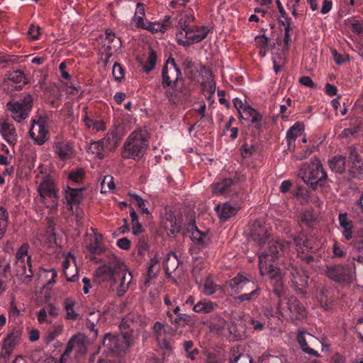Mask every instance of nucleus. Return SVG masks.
<instances>
[{"label": "nucleus", "mask_w": 363, "mask_h": 363, "mask_svg": "<svg viewBox=\"0 0 363 363\" xmlns=\"http://www.w3.org/2000/svg\"><path fill=\"white\" fill-rule=\"evenodd\" d=\"M252 238L260 247L257 255L259 269L262 276H267L275 281L273 293L284 303V291L282 287V272L274 265V262L281 255L284 250L289 247V243L281 240H269L270 234L267 230L259 228L251 233Z\"/></svg>", "instance_id": "1"}, {"label": "nucleus", "mask_w": 363, "mask_h": 363, "mask_svg": "<svg viewBox=\"0 0 363 363\" xmlns=\"http://www.w3.org/2000/svg\"><path fill=\"white\" fill-rule=\"evenodd\" d=\"M121 333L104 335L102 346L99 350L102 351V355L99 359L115 360L118 358L122 363V354L130 347L133 342V321L130 316L123 318L119 326Z\"/></svg>", "instance_id": "2"}, {"label": "nucleus", "mask_w": 363, "mask_h": 363, "mask_svg": "<svg viewBox=\"0 0 363 363\" xmlns=\"http://www.w3.org/2000/svg\"><path fill=\"white\" fill-rule=\"evenodd\" d=\"M148 147L146 133L141 130L131 133L125 140L122 150L121 157L125 160H140L145 153Z\"/></svg>", "instance_id": "3"}, {"label": "nucleus", "mask_w": 363, "mask_h": 363, "mask_svg": "<svg viewBox=\"0 0 363 363\" xmlns=\"http://www.w3.org/2000/svg\"><path fill=\"white\" fill-rule=\"evenodd\" d=\"M228 286L236 290H251L249 293L236 296L235 300L238 303L253 302L259 297L262 292L260 286L256 279H250L241 273L238 274L236 277L228 281Z\"/></svg>", "instance_id": "4"}, {"label": "nucleus", "mask_w": 363, "mask_h": 363, "mask_svg": "<svg viewBox=\"0 0 363 363\" xmlns=\"http://www.w3.org/2000/svg\"><path fill=\"white\" fill-rule=\"evenodd\" d=\"M302 179L313 189L323 186L328 181V175L318 159L311 160L301 169Z\"/></svg>", "instance_id": "5"}, {"label": "nucleus", "mask_w": 363, "mask_h": 363, "mask_svg": "<svg viewBox=\"0 0 363 363\" xmlns=\"http://www.w3.org/2000/svg\"><path fill=\"white\" fill-rule=\"evenodd\" d=\"M29 245L23 243L15 253L13 269L17 277H24V280L30 281L34 277L35 270L32 264L31 256L28 255Z\"/></svg>", "instance_id": "6"}, {"label": "nucleus", "mask_w": 363, "mask_h": 363, "mask_svg": "<svg viewBox=\"0 0 363 363\" xmlns=\"http://www.w3.org/2000/svg\"><path fill=\"white\" fill-rule=\"evenodd\" d=\"M100 271L105 274V279H108L113 284H118L116 288L118 296H122L126 292L132 279V275L130 273L127 274L123 264L117 262L114 267L104 266L100 269Z\"/></svg>", "instance_id": "7"}, {"label": "nucleus", "mask_w": 363, "mask_h": 363, "mask_svg": "<svg viewBox=\"0 0 363 363\" xmlns=\"http://www.w3.org/2000/svg\"><path fill=\"white\" fill-rule=\"evenodd\" d=\"M177 28L181 29L176 34L177 43L184 47L202 41L210 31L206 26L198 27L194 31L186 24L185 21L182 22V19L179 21Z\"/></svg>", "instance_id": "8"}, {"label": "nucleus", "mask_w": 363, "mask_h": 363, "mask_svg": "<svg viewBox=\"0 0 363 363\" xmlns=\"http://www.w3.org/2000/svg\"><path fill=\"white\" fill-rule=\"evenodd\" d=\"M277 310L280 315L287 320L295 322L306 318L307 311L301 301L294 296L287 298L284 303L277 302Z\"/></svg>", "instance_id": "9"}, {"label": "nucleus", "mask_w": 363, "mask_h": 363, "mask_svg": "<svg viewBox=\"0 0 363 363\" xmlns=\"http://www.w3.org/2000/svg\"><path fill=\"white\" fill-rule=\"evenodd\" d=\"M284 274L290 279L291 286L296 293L302 295L307 293L309 277L306 271L298 268L294 263L289 262L284 264Z\"/></svg>", "instance_id": "10"}, {"label": "nucleus", "mask_w": 363, "mask_h": 363, "mask_svg": "<svg viewBox=\"0 0 363 363\" xmlns=\"http://www.w3.org/2000/svg\"><path fill=\"white\" fill-rule=\"evenodd\" d=\"M184 78L180 69L177 65L174 58L169 57L162 69V86L166 89H174L179 82H183Z\"/></svg>", "instance_id": "11"}, {"label": "nucleus", "mask_w": 363, "mask_h": 363, "mask_svg": "<svg viewBox=\"0 0 363 363\" xmlns=\"http://www.w3.org/2000/svg\"><path fill=\"white\" fill-rule=\"evenodd\" d=\"M32 106L33 98L30 94L26 95L20 101H11L6 104V108L11 113V117L18 123L29 116Z\"/></svg>", "instance_id": "12"}, {"label": "nucleus", "mask_w": 363, "mask_h": 363, "mask_svg": "<svg viewBox=\"0 0 363 363\" xmlns=\"http://www.w3.org/2000/svg\"><path fill=\"white\" fill-rule=\"evenodd\" d=\"M38 191L41 201L50 210L56 211L58 206L57 190L50 179H44L38 186Z\"/></svg>", "instance_id": "13"}, {"label": "nucleus", "mask_w": 363, "mask_h": 363, "mask_svg": "<svg viewBox=\"0 0 363 363\" xmlns=\"http://www.w3.org/2000/svg\"><path fill=\"white\" fill-rule=\"evenodd\" d=\"M348 163V180H361L363 179V160L357 150L353 147H349L347 150Z\"/></svg>", "instance_id": "14"}, {"label": "nucleus", "mask_w": 363, "mask_h": 363, "mask_svg": "<svg viewBox=\"0 0 363 363\" xmlns=\"http://www.w3.org/2000/svg\"><path fill=\"white\" fill-rule=\"evenodd\" d=\"M245 181V177L235 172L233 178H225L211 185L213 194L230 195L235 191V186Z\"/></svg>", "instance_id": "15"}, {"label": "nucleus", "mask_w": 363, "mask_h": 363, "mask_svg": "<svg viewBox=\"0 0 363 363\" xmlns=\"http://www.w3.org/2000/svg\"><path fill=\"white\" fill-rule=\"evenodd\" d=\"M353 272L350 264H337L326 267V276L336 283H349L353 279Z\"/></svg>", "instance_id": "16"}, {"label": "nucleus", "mask_w": 363, "mask_h": 363, "mask_svg": "<svg viewBox=\"0 0 363 363\" xmlns=\"http://www.w3.org/2000/svg\"><path fill=\"white\" fill-rule=\"evenodd\" d=\"M6 76L2 83L3 89L6 92L21 91L28 83L23 71L21 69L10 71Z\"/></svg>", "instance_id": "17"}, {"label": "nucleus", "mask_w": 363, "mask_h": 363, "mask_svg": "<svg viewBox=\"0 0 363 363\" xmlns=\"http://www.w3.org/2000/svg\"><path fill=\"white\" fill-rule=\"evenodd\" d=\"M294 242L296 246L297 255L301 261L308 264L314 261L313 254L316 249L311 245V241L298 236L294 238Z\"/></svg>", "instance_id": "18"}, {"label": "nucleus", "mask_w": 363, "mask_h": 363, "mask_svg": "<svg viewBox=\"0 0 363 363\" xmlns=\"http://www.w3.org/2000/svg\"><path fill=\"white\" fill-rule=\"evenodd\" d=\"M29 135L38 145H43L49 138V132L45 128V121L33 123L29 130Z\"/></svg>", "instance_id": "19"}, {"label": "nucleus", "mask_w": 363, "mask_h": 363, "mask_svg": "<svg viewBox=\"0 0 363 363\" xmlns=\"http://www.w3.org/2000/svg\"><path fill=\"white\" fill-rule=\"evenodd\" d=\"M84 188H75L67 186L65 190V198L69 206L68 209L73 211V206L79 205L84 199L83 191Z\"/></svg>", "instance_id": "20"}, {"label": "nucleus", "mask_w": 363, "mask_h": 363, "mask_svg": "<svg viewBox=\"0 0 363 363\" xmlns=\"http://www.w3.org/2000/svg\"><path fill=\"white\" fill-rule=\"evenodd\" d=\"M0 133L4 140L11 145L17 143V133L13 124L6 121H0Z\"/></svg>", "instance_id": "21"}, {"label": "nucleus", "mask_w": 363, "mask_h": 363, "mask_svg": "<svg viewBox=\"0 0 363 363\" xmlns=\"http://www.w3.org/2000/svg\"><path fill=\"white\" fill-rule=\"evenodd\" d=\"M243 113L245 115V120L250 121L256 129H260L264 125L262 114L252 106H245Z\"/></svg>", "instance_id": "22"}, {"label": "nucleus", "mask_w": 363, "mask_h": 363, "mask_svg": "<svg viewBox=\"0 0 363 363\" xmlns=\"http://www.w3.org/2000/svg\"><path fill=\"white\" fill-rule=\"evenodd\" d=\"M214 210L222 222H225L231 217L235 216L238 211L235 206L229 202H225L222 205H216Z\"/></svg>", "instance_id": "23"}, {"label": "nucleus", "mask_w": 363, "mask_h": 363, "mask_svg": "<svg viewBox=\"0 0 363 363\" xmlns=\"http://www.w3.org/2000/svg\"><path fill=\"white\" fill-rule=\"evenodd\" d=\"M203 358L201 363H225L226 357L224 352L219 350H207L202 352Z\"/></svg>", "instance_id": "24"}, {"label": "nucleus", "mask_w": 363, "mask_h": 363, "mask_svg": "<svg viewBox=\"0 0 363 363\" xmlns=\"http://www.w3.org/2000/svg\"><path fill=\"white\" fill-rule=\"evenodd\" d=\"M166 315L169 322L177 328H184L191 322V316L186 313H180L176 315H173L172 311L167 310Z\"/></svg>", "instance_id": "25"}, {"label": "nucleus", "mask_w": 363, "mask_h": 363, "mask_svg": "<svg viewBox=\"0 0 363 363\" xmlns=\"http://www.w3.org/2000/svg\"><path fill=\"white\" fill-rule=\"evenodd\" d=\"M53 148L55 154L62 160H67L71 157L72 147L68 142L57 141L55 143Z\"/></svg>", "instance_id": "26"}, {"label": "nucleus", "mask_w": 363, "mask_h": 363, "mask_svg": "<svg viewBox=\"0 0 363 363\" xmlns=\"http://www.w3.org/2000/svg\"><path fill=\"white\" fill-rule=\"evenodd\" d=\"M217 308V303L207 298H203L194 304L193 311L197 313L208 314L213 313Z\"/></svg>", "instance_id": "27"}, {"label": "nucleus", "mask_w": 363, "mask_h": 363, "mask_svg": "<svg viewBox=\"0 0 363 363\" xmlns=\"http://www.w3.org/2000/svg\"><path fill=\"white\" fill-rule=\"evenodd\" d=\"M189 230L191 231V239L197 246L205 247L208 245L207 235L201 231L194 223L189 225Z\"/></svg>", "instance_id": "28"}, {"label": "nucleus", "mask_w": 363, "mask_h": 363, "mask_svg": "<svg viewBox=\"0 0 363 363\" xmlns=\"http://www.w3.org/2000/svg\"><path fill=\"white\" fill-rule=\"evenodd\" d=\"M120 138L118 133L115 130L108 131L106 135L100 140L102 146L105 148L106 152H110L116 149L117 147Z\"/></svg>", "instance_id": "29"}, {"label": "nucleus", "mask_w": 363, "mask_h": 363, "mask_svg": "<svg viewBox=\"0 0 363 363\" xmlns=\"http://www.w3.org/2000/svg\"><path fill=\"white\" fill-rule=\"evenodd\" d=\"M171 21L170 16H166L162 22H150L147 21V26L145 30H147L152 33H164L170 28Z\"/></svg>", "instance_id": "30"}, {"label": "nucleus", "mask_w": 363, "mask_h": 363, "mask_svg": "<svg viewBox=\"0 0 363 363\" xmlns=\"http://www.w3.org/2000/svg\"><path fill=\"white\" fill-rule=\"evenodd\" d=\"M328 165L334 173L343 174L346 169V157L335 155L328 160Z\"/></svg>", "instance_id": "31"}, {"label": "nucleus", "mask_w": 363, "mask_h": 363, "mask_svg": "<svg viewBox=\"0 0 363 363\" xmlns=\"http://www.w3.org/2000/svg\"><path fill=\"white\" fill-rule=\"evenodd\" d=\"M182 349L185 353V357L192 361L197 359L200 354V350L194 345L192 340H184L182 342Z\"/></svg>", "instance_id": "32"}, {"label": "nucleus", "mask_w": 363, "mask_h": 363, "mask_svg": "<svg viewBox=\"0 0 363 363\" xmlns=\"http://www.w3.org/2000/svg\"><path fill=\"white\" fill-rule=\"evenodd\" d=\"M250 363H288L286 357L284 355H272L263 354L258 358L257 362L252 359H249Z\"/></svg>", "instance_id": "33"}, {"label": "nucleus", "mask_w": 363, "mask_h": 363, "mask_svg": "<svg viewBox=\"0 0 363 363\" xmlns=\"http://www.w3.org/2000/svg\"><path fill=\"white\" fill-rule=\"evenodd\" d=\"M20 333L18 330H13L9 333L3 340L2 350H13L18 343Z\"/></svg>", "instance_id": "34"}, {"label": "nucleus", "mask_w": 363, "mask_h": 363, "mask_svg": "<svg viewBox=\"0 0 363 363\" xmlns=\"http://www.w3.org/2000/svg\"><path fill=\"white\" fill-rule=\"evenodd\" d=\"M76 304V301L72 298H67L64 301V306L66 311L67 319L76 320L79 318V313H77L74 309Z\"/></svg>", "instance_id": "35"}, {"label": "nucleus", "mask_w": 363, "mask_h": 363, "mask_svg": "<svg viewBox=\"0 0 363 363\" xmlns=\"http://www.w3.org/2000/svg\"><path fill=\"white\" fill-rule=\"evenodd\" d=\"M100 311H92L89 313V318L86 320V328L92 333V338L96 337L98 330L96 328V323L101 318Z\"/></svg>", "instance_id": "36"}, {"label": "nucleus", "mask_w": 363, "mask_h": 363, "mask_svg": "<svg viewBox=\"0 0 363 363\" xmlns=\"http://www.w3.org/2000/svg\"><path fill=\"white\" fill-rule=\"evenodd\" d=\"M303 129V124L301 123L296 122L288 130L286 133V141L289 147L295 143L296 139L299 135H301Z\"/></svg>", "instance_id": "37"}, {"label": "nucleus", "mask_w": 363, "mask_h": 363, "mask_svg": "<svg viewBox=\"0 0 363 363\" xmlns=\"http://www.w3.org/2000/svg\"><path fill=\"white\" fill-rule=\"evenodd\" d=\"M297 342L301 347V349L305 352L307 353L309 355L314 356V357H319L320 354L317 351L313 350V348H311L306 340L305 337V333L302 331H299L297 334Z\"/></svg>", "instance_id": "38"}, {"label": "nucleus", "mask_w": 363, "mask_h": 363, "mask_svg": "<svg viewBox=\"0 0 363 363\" xmlns=\"http://www.w3.org/2000/svg\"><path fill=\"white\" fill-rule=\"evenodd\" d=\"M318 298L320 306L325 311H328L332 308L333 300L330 298L328 290L326 288L323 287L320 289Z\"/></svg>", "instance_id": "39"}, {"label": "nucleus", "mask_w": 363, "mask_h": 363, "mask_svg": "<svg viewBox=\"0 0 363 363\" xmlns=\"http://www.w3.org/2000/svg\"><path fill=\"white\" fill-rule=\"evenodd\" d=\"M179 94L186 95V91L183 90L182 88L176 86L174 89H172L171 90H168L166 91L165 94L168 101L170 104L176 105L178 104L181 101V96Z\"/></svg>", "instance_id": "40"}, {"label": "nucleus", "mask_w": 363, "mask_h": 363, "mask_svg": "<svg viewBox=\"0 0 363 363\" xmlns=\"http://www.w3.org/2000/svg\"><path fill=\"white\" fill-rule=\"evenodd\" d=\"M85 172L83 169H77L69 173L68 179L69 181V186H74L82 183L84 179Z\"/></svg>", "instance_id": "41"}, {"label": "nucleus", "mask_w": 363, "mask_h": 363, "mask_svg": "<svg viewBox=\"0 0 363 363\" xmlns=\"http://www.w3.org/2000/svg\"><path fill=\"white\" fill-rule=\"evenodd\" d=\"M352 213L354 218H359L360 221L363 220V192L359 199L353 203Z\"/></svg>", "instance_id": "42"}, {"label": "nucleus", "mask_w": 363, "mask_h": 363, "mask_svg": "<svg viewBox=\"0 0 363 363\" xmlns=\"http://www.w3.org/2000/svg\"><path fill=\"white\" fill-rule=\"evenodd\" d=\"M89 150L99 159H103L108 154L102 146L101 140L94 141L90 144Z\"/></svg>", "instance_id": "43"}, {"label": "nucleus", "mask_w": 363, "mask_h": 363, "mask_svg": "<svg viewBox=\"0 0 363 363\" xmlns=\"http://www.w3.org/2000/svg\"><path fill=\"white\" fill-rule=\"evenodd\" d=\"M157 62V54L155 50L150 49L147 61L143 66V70L146 73L151 72L155 67Z\"/></svg>", "instance_id": "44"}, {"label": "nucleus", "mask_w": 363, "mask_h": 363, "mask_svg": "<svg viewBox=\"0 0 363 363\" xmlns=\"http://www.w3.org/2000/svg\"><path fill=\"white\" fill-rule=\"evenodd\" d=\"M9 215L6 210L0 206V240L4 236L8 225Z\"/></svg>", "instance_id": "45"}, {"label": "nucleus", "mask_w": 363, "mask_h": 363, "mask_svg": "<svg viewBox=\"0 0 363 363\" xmlns=\"http://www.w3.org/2000/svg\"><path fill=\"white\" fill-rule=\"evenodd\" d=\"M332 251L333 258L342 259L345 257L347 255L345 246L336 240H334V242L332 246Z\"/></svg>", "instance_id": "46"}, {"label": "nucleus", "mask_w": 363, "mask_h": 363, "mask_svg": "<svg viewBox=\"0 0 363 363\" xmlns=\"http://www.w3.org/2000/svg\"><path fill=\"white\" fill-rule=\"evenodd\" d=\"M351 244L358 252L363 254V230L357 231Z\"/></svg>", "instance_id": "47"}, {"label": "nucleus", "mask_w": 363, "mask_h": 363, "mask_svg": "<svg viewBox=\"0 0 363 363\" xmlns=\"http://www.w3.org/2000/svg\"><path fill=\"white\" fill-rule=\"evenodd\" d=\"M219 288L211 279L207 278L203 284V294L207 296L213 294Z\"/></svg>", "instance_id": "48"}, {"label": "nucleus", "mask_w": 363, "mask_h": 363, "mask_svg": "<svg viewBox=\"0 0 363 363\" xmlns=\"http://www.w3.org/2000/svg\"><path fill=\"white\" fill-rule=\"evenodd\" d=\"M113 75L116 82H121L125 77V69L118 62H115L112 70Z\"/></svg>", "instance_id": "49"}, {"label": "nucleus", "mask_w": 363, "mask_h": 363, "mask_svg": "<svg viewBox=\"0 0 363 363\" xmlns=\"http://www.w3.org/2000/svg\"><path fill=\"white\" fill-rule=\"evenodd\" d=\"M82 337L81 335L72 337L67 343L65 350L64 351L65 354H70L74 348L79 346L82 342Z\"/></svg>", "instance_id": "50"}, {"label": "nucleus", "mask_w": 363, "mask_h": 363, "mask_svg": "<svg viewBox=\"0 0 363 363\" xmlns=\"http://www.w3.org/2000/svg\"><path fill=\"white\" fill-rule=\"evenodd\" d=\"M130 196L134 199L137 206L141 210L143 214L148 215L150 213L147 208L146 207L145 200H143L140 196L135 194H130Z\"/></svg>", "instance_id": "51"}, {"label": "nucleus", "mask_w": 363, "mask_h": 363, "mask_svg": "<svg viewBox=\"0 0 363 363\" xmlns=\"http://www.w3.org/2000/svg\"><path fill=\"white\" fill-rule=\"evenodd\" d=\"M338 221L340 226L343 229L347 228H354L352 221L348 218L347 213H339Z\"/></svg>", "instance_id": "52"}, {"label": "nucleus", "mask_w": 363, "mask_h": 363, "mask_svg": "<svg viewBox=\"0 0 363 363\" xmlns=\"http://www.w3.org/2000/svg\"><path fill=\"white\" fill-rule=\"evenodd\" d=\"M44 238L45 239V244L48 247H57L58 245L57 243L56 233L55 232L47 233L45 232Z\"/></svg>", "instance_id": "53"}, {"label": "nucleus", "mask_w": 363, "mask_h": 363, "mask_svg": "<svg viewBox=\"0 0 363 363\" xmlns=\"http://www.w3.org/2000/svg\"><path fill=\"white\" fill-rule=\"evenodd\" d=\"M211 320V327L216 330L223 328L225 324V320L218 314L212 315Z\"/></svg>", "instance_id": "54"}, {"label": "nucleus", "mask_w": 363, "mask_h": 363, "mask_svg": "<svg viewBox=\"0 0 363 363\" xmlns=\"http://www.w3.org/2000/svg\"><path fill=\"white\" fill-rule=\"evenodd\" d=\"M269 39L265 35H257L255 38V42L258 48L267 50L268 48Z\"/></svg>", "instance_id": "55"}, {"label": "nucleus", "mask_w": 363, "mask_h": 363, "mask_svg": "<svg viewBox=\"0 0 363 363\" xmlns=\"http://www.w3.org/2000/svg\"><path fill=\"white\" fill-rule=\"evenodd\" d=\"M199 76L203 79V81H208L213 78L211 69L204 65H200V69L198 70Z\"/></svg>", "instance_id": "56"}, {"label": "nucleus", "mask_w": 363, "mask_h": 363, "mask_svg": "<svg viewBox=\"0 0 363 363\" xmlns=\"http://www.w3.org/2000/svg\"><path fill=\"white\" fill-rule=\"evenodd\" d=\"M257 148L252 145L245 143L240 147V152L243 157H247L256 152Z\"/></svg>", "instance_id": "57"}, {"label": "nucleus", "mask_w": 363, "mask_h": 363, "mask_svg": "<svg viewBox=\"0 0 363 363\" xmlns=\"http://www.w3.org/2000/svg\"><path fill=\"white\" fill-rule=\"evenodd\" d=\"M247 360V357L239 352L238 350L233 348L230 352L229 363H237L240 359Z\"/></svg>", "instance_id": "58"}, {"label": "nucleus", "mask_w": 363, "mask_h": 363, "mask_svg": "<svg viewBox=\"0 0 363 363\" xmlns=\"http://www.w3.org/2000/svg\"><path fill=\"white\" fill-rule=\"evenodd\" d=\"M27 35L29 38L32 40H36L38 39L40 35V28L38 26L31 24L27 32Z\"/></svg>", "instance_id": "59"}, {"label": "nucleus", "mask_w": 363, "mask_h": 363, "mask_svg": "<svg viewBox=\"0 0 363 363\" xmlns=\"http://www.w3.org/2000/svg\"><path fill=\"white\" fill-rule=\"evenodd\" d=\"M201 86L203 90L208 91V94H214L216 91V82L213 78L201 82Z\"/></svg>", "instance_id": "60"}, {"label": "nucleus", "mask_w": 363, "mask_h": 363, "mask_svg": "<svg viewBox=\"0 0 363 363\" xmlns=\"http://www.w3.org/2000/svg\"><path fill=\"white\" fill-rule=\"evenodd\" d=\"M145 16L134 15L132 18V21L135 23V26L137 28L145 29L147 26V20L144 18Z\"/></svg>", "instance_id": "61"}, {"label": "nucleus", "mask_w": 363, "mask_h": 363, "mask_svg": "<svg viewBox=\"0 0 363 363\" xmlns=\"http://www.w3.org/2000/svg\"><path fill=\"white\" fill-rule=\"evenodd\" d=\"M332 55L334 60L337 65H342L348 60V56L347 55H342L337 52L336 50H332Z\"/></svg>", "instance_id": "62"}, {"label": "nucleus", "mask_w": 363, "mask_h": 363, "mask_svg": "<svg viewBox=\"0 0 363 363\" xmlns=\"http://www.w3.org/2000/svg\"><path fill=\"white\" fill-rule=\"evenodd\" d=\"M89 253L92 255H100L104 251V247L101 245L89 244L87 246Z\"/></svg>", "instance_id": "63"}, {"label": "nucleus", "mask_w": 363, "mask_h": 363, "mask_svg": "<svg viewBox=\"0 0 363 363\" xmlns=\"http://www.w3.org/2000/svg\"><path fill=\"white\" fill-rule=\"evenodd\" d=\"M299 221L301 224L310 225L311 223L313 221V216L311 213L305 212L300 216Z\"/></svg>", "instance_id": "64"}]
</instances>
